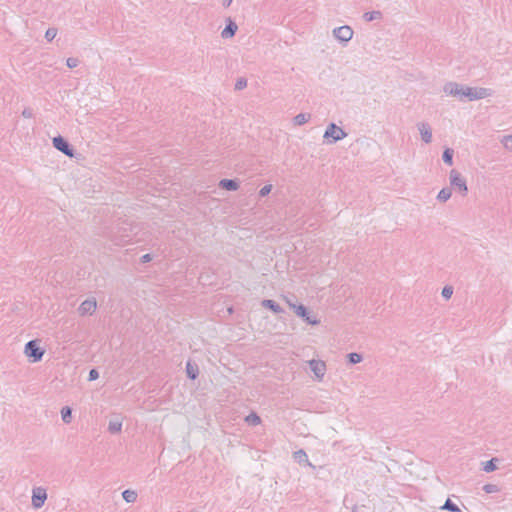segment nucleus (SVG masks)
<instances>
[{"mask_svg": "<svg viewBox=\"0 0 512 512\" xmlns=\"http://www.w3.org/2000/svg\"><path fill=\"white\" fill-rule=\"evenodd\" d=\"M25 354L28 358L32 359L33 362H37L41 360L44 350L41 349L37 341L32 340L26 344Z\"/></svg>", "mask_w": 512, "mask_h": 512, "instance_id": "nucleus-1", "label": "nucleus"}, {"mask_svg": "<svg viewBox=\"0 0 512 512\" xmlns=\"http://www.w3.org/2000/svg\"><path fill=\"white\" fill-rule=\"evenodd\" d=\"M450 93L451 94H455V95L466 96L469 99H480V98L485 97L488 94L487 90L486 89H482V88H480V89L465 88V89L455 90V91L453 89H451Z\"/></svg>", "mask_w": 512, "mask_h": 512, "instance_id": "nucleus-2", "label": "nucleus"}, {"mask_svg": "<svg viewBox=\"0 0 512 512\" xmlns=\"http://www.w3.org/2000/svg\"><path fill=\"white\" fill-rule=\"evenodd\" d=\"M325 138H331L333 141L340 140L345 137L344 131L337 127L335 124H331L324 134Z\"/></svg>", "mask_w": 512, "mask_h": 512, "instance_id": "nucleus-3", "label": "nucleus"}, {"mask_svg": "<svg viewBox=\"0 0 512 512\" xmlns=\"http://www.w3.org/2000/svg\"><path fill=\"white\" fill-rule=\"evenodd\" d=\"M450 179L453 187L458 188L463 193L467 191L466 182L458 172L453 170L450 174Z\"/></svg>", "mask_w": 512, "mask_h": 512, "instance_id": "nucleus-4", "label": "nucleus"}, {"mask_svg": "<svg viewBox=\"0 0 512 512\" xmlns=\"http://www.w3.org/2000/svg\"><path fill=\"white\" fill-rule=\"evenodd\" d=\"M47 498L46 491L42 488H36L33 491L32 503L34 507L40 508Z\"/></svg>", "mask_w": 512, "mask_h": 512, "instance_id": "nucleus-5", "label": "nucleus"}, {"mask_svg": "<svg viewBox=\"0 0 512 512\" xmlns=\"http://www.w3.org/2000/svg\"><path fill=\"white\" fill-rule=\"evenodd\" d=\"M334 35L341 41H349L353 36V31L349 26H342L334 30Z\"/></svg>", "mask_w": 512, "mask_h": 512, "instance_id": "nucleus-6", "label": "nucleus"}, {"mask_svg": "<svg viewBox=\"0 0 512 512\" xmlns=\"http://www.w3.org/2000/svg\"><path fill=\"white\" fill-rule=\"evenodd\" d=\"M53 144H54L55 148H57L58 150H60L64 154H66L67 156H69V157L73 156L72 150L69 148V145L62 137H55L53 139Z\"/></svg>", "mask_w": 512, "mask_h": 512, "instance_id": "nucleus-7", "label": "nucleus"}, {"mask_svg": "<svg viewBox=\"0 0 512 512\" xmlns=\"http://www.w3.org/2000/svg\"><path fill=\"white\" fill-rule=\"evenodd\" d=\"M95 309H96V301L95 300H86L81 304L79 311L82 315H86V314H91L92 312L95 311Z\"/></svg>", "mask_w": 512, "mask_h": 512, "instance_id": "nucleus-8", "label": "nucleus"}, {"mask_svg": "<svg viewBox=\"0 0 512 512\" xmlns=\"http://www.w3.org/2000/svg\"><path fill=\"white\" fill-rule=\"evenodd\" d=\"M311 368L318 378H321L325 373V364L321 361H312Z\"/></svg>", "mask_w": 512, "mask_h": 512, "instance_id": "nucleus-9", "label": "nucleus"}, {"mask_svg": "<svg viewBox=\"0 0 512 512\" xmlns=\"http://www.w3.org/2000/svg\"><path fill=\"white\" fill-rule=\"evenodd\" d=\"M419 131H420V134H421V137L422 139L428 143L431 141V138H432V134H431V131H430V128L425 125V124H422L420 127H419Z\"/></svg>", "mask_w": 512, "mask_h": 512, "instance_id": "nucleus-10", "label": "nucleus"}, {"mask_svg": "<svg viewBox=\"0 0 512 512\" xmlns=\"http://www.w3.org/2000/svg\"><path fill=\"white\" fill-rule=\"evenodd\" d=\"M220 186L226 190H236L238 188V184L234 180L228 179L220 181Z\"/></svg>", "mask_w": 512, "mask_h": 512, "instance_id": "nucleus-11", "label": "nucleus"}, {"mask_svg": "<svg viewBox=\"0 0 512 512\" xmlns=\"http://www.w3.org/2000/svg\"><path fill=\"white\" fill-rule=\"evenodd\" d=\"M237 30L236 24L230 22L227 27L223 30L222 36L223 37H232Z\"/></svg>", "mask_w": 512, "mask_h": 512, "instance_id": "nucleus-12", "label": "nucleus"}, {"mask_svg": "<svg viewBox=\"0 0 512 512\" xmlns=\"http://www.w3.org/2000/svg\"><path fill=\"white\" fill-rule=\"evenodd\" d=\"M262 305L271 309L272 311H274L276 313L281 312L280 307L277 304H275L272 300H264L262 302Z\"/></svg>", "mask_w": 512, "mask_h": 512, "instance_id": "nucleus-13", "label": "nucleus"}, {"mask_svg": "<svg viewBox=\"0 0 512 512\" xmlns=\"http://www.w3.org/2000/svg\"><path fill=\"white\" fill-rule=\"evenodd\" d=\"M122 495L127 502H134L137 498L136 492L132 490H125Z\"/></svg>", "mask_w": 512, "mask_h": 512, "instance_id": "nucleus-14", "label": "nucleus"}, {"mask_svg": "<svg viewBox=\"0 0 512 512\" xmlns=\"http://www.w3.org/2000/svg\"><path fill=\"white\" fill-rule=\"evenodd\" d=\"M310 119L309 114H299L294 118V122L297 125H302L306 123Z\"/></svg>", "mask_w": 512, "mask_h": 512, "instance_id": "nucleus-15", "label": "nucleus"}, {"mask_svg": "<svg viewBox=\"0 0 512 512\" xmlns=\"http://www.w3.org/2000/svg\"><path fill=\"white\" fill-rule=\"evenodd\" d=\"M187 374L191 379L197 376V367L193 366L190 362L187 363Z\"/></svg>", "mask_w": 512, "mask_h": 512, "instance_id": "nucleus-16", "label": "nucleus"}, {"mask_svg": "<svg viewBox=\"0 0 512 512\" xmlns=\"http://www.w3.org/2000/svg\"><path fill=\"white\" fill-rule=\"evenodd\" d=\"M292 307L295 309V312L300 317L305 318L308 315L307 311H306V308L304 306H302V305H299V306L292 305Z\"/></svg>", "mask_w": 512, "mask_h": 512, "instance_id": "nucleus-17", "label": "nucleus"}, {"mask_svg": "<svg viewBox=\"0 0 512 512\" xmlns=\"http://www.w3.org/2000/svg\"><path fill=\"white\" fill-rule=\"evenodd\" d=\"M61 415L64 422H69L71 417V409L69 407H64L61 410Z\"/></svg>", "mask_w": 512, "mask_h": 512, "instance_id": "nucleus-18", "label": "nucleus"}, {"mask_svg": "<svg viewBox=\"0 0 512 512\" xmlns=\"http://www.w3.org/2000/svg\"><path fill=\"white\" fill-rule=\"evenodd\" d=\"M452 155H453V152L451 149H446L443 153V159L449 165L452 164Z\"/></svg>", "mask_w": 512, "mask_h": 512, "instance_id": "nucleus-19", "label": "nucleus"}, {"mask_svg": "<svg viewBox=\"0 0 512 512\" xmlns=\"http://www.w3.org/2000/svg\"><path fill=\"white\" fill-rule=\"evenodd\" d=\"M451 193L448 189H442L438 194V199L446 201L450 198Z\"/></svg>", "mask_w": 512, "mask_h": 512, "instance_id": "nucleus-20", "label": "nucleus"}, {"mask_svg": "<svg viewBox=\"0 0 512 512\" xmlns=\"http://www.w3.org/2000/svg\"><path fill=\"white\" fill-rule=\"evenodd\" d=\"M246 421L252 425H257L260 423V418L256 414H251L246 417Z\"/></svg>", "mask_w": 512, "mask_h": 512, "instance_id": "nucleus-21", "label": "nucleus"}, {"mask_svg": "<svg viewBox=\"0 0 512 512\" xmlns=\"http://www.w3.org/2000/svg\"><path fill=\"white\" fill-rule=\"evenodd\" d=\"M121 422L115 421L109 424V430L113 433L119 432L121 429Z\"/></svg>", "mask_w": 512, "mask_h": 512, "instance_id": "nucleus-22", "label": "nucleus"}, {"mask_svg": "<svg viewBox=\"0 0 512 512\" xmlns=\"http://www.w3.org/2000/svg\"><path fill=\"white\" fill-rule=\"evenodd\" d=\"M496 469V465L494 463V459L490 460V461H487L485 464H484V470L486 472H491V471H494Z\"/></svg>", "mask_w": 512, "mask_h": 512, "instance_id": "nucleus-23", "label": "nucleus"}, {"mask_svg": "<svg viewBox=\"0 0 512 512\" xmlns=\"http://www.w3.org/2000/svg\"><path fill=\"white\" fill-rule=\"evenodd\" d=\"M349 360L351 363L356 364L361 361V356L357 353H351L349 354Z\"/></svg>", "mask_w": 512, "mask_h": 512, "instance_id": "nucleus-24", "label": "nucleus"}, {"mask_svg": "<svg viewBox=\"0 0 512 512\" xmlns=\"http://www.w3.org/2000/svg\"><path fill=\"white\" fill-rule=\"evenodd\" d=\"M56 33H57V32H56V30H55V29H48V30L46 31L45 36H46V38H47L49 41H51V40H53V39L55 38Z\"/></svg>", "mask_w": 512, "mask_h": 512, "instance_id": "nucleus-25", "label": "nucleus"}, {"mask_svg": "<svg viewBox=\"0 0 512 512\" xmlns=\"http://www.w3.org/2000/svg\"><path fill=\"white\" fill-rule=\"evenodd\" d=\"M443 508L451 510V511H458V508L453 503H451L450 500L446 501V503L444 504Z\"/></svg>", "mask_w": 512, "mask_h": 512, "instance_id": "nucleus-26", "label": "nucleus"}, {"mask_svg": "<svg viewBox=\"0 0 512 512\" xmlns=\"http://www.w3.org/2000/svg\"><path fill=\"white\" fill-rule=\"evenodd\" d=\"M452 293L453 290L451 287H444V289L442 290V295L447 299L451 297Z\"/></svg>", "mask_w": 512, "mask_h": 512, "instance_id": "nucleus-27", "label": "nucleus"}, {"mask_svg": "<svg viewBox=\"0 0 512 512\" xmlns=\"http://www.w3.org/2000/svg\"><path fill=\"white\" fill-rule=\"evenodd\" d=\"M272 189V186L271 185H265L261 190H260V195L261 196H266L267 194L270 193Z\"/></svg>", "mask_w": 512, "mask_h": 512, "instance_id": "nucleus-28", "label": "nucleus"}, {"mask_svg": "<svg viewBox=\"0 0 512 512\" xmlns=\"http://www.w3.org/2000/svg\"><path fill=\"white\" fill-rule=\"evenodd\" d=\"M378 16H379V13H378V12H375V13H366V14L364 15V17H365V19H366L367 21H371V20L375 19V18H376V17H378Z\"/></svg>", "mask_w": 512, "mask_h": 512, "instance_id": "nucleus-29", "label": "nucleus"}, {"mask_svg": "<svg viewBox=\"0 0 512 512\" xmlns=\"http://www.w3.org/2000/svg\"><path fill=\"white\" fill-rule=\"evenodd\" d=\"M503 142H504V145H505L506 148H511L512 149V136L505 137Z\"/></svg>", "mask_w": 512, "mask_h": 512, "instance_id": "nucleus-30", "label": "nucleus"}, {"mask_svg": "<svg viewBox=\"0 0 512 512\" xmlns=\"http://www.w3.org/2000/svg\"><path fill=\"white\" fill-rule=\"evenodd\" d=\"M77 64H78V61H77V59H75V58H69V59L67 60V65H68L70 68L76 67V66H77Z\"/></svg>", "mask_w": 512, "mask_h": 512, "instance_id": "nucleus-31", "label": "nucleus"}, {"mask_svg": "<svg viewBox=\"0 0 512 512\" xmlns=\"http://www.w3.org/2000/svg\"><path fill=\"white\" fill-rule=\"evenodd\" d=\"M99 376L98 372L96 370H91L90 373H89V379L90 380H95L97 379Z\"/></svg>", "mask_w": 512, "mask_h": 512, "instance_id": "nucleus-32", "label": "nucleus"}, {"mask_svg": "<svg viewBox=\"0 0 512 512\" xmlns=\"http://www.w3.org/2000/svg\"><path fill=\"white\" fill-rule=\"evenodd\" d=\"M246 86V81L245 80H239L237 83H236V88L237 89H242Z\"/></svg>", "mask_w": 512, "mask_h": 512, "instance_id": "nucleus-33", "label": "nucleus"}, {"mask_svg": "<svg viewBox=\"0 0 512 512\" xmlns=\"http://www.w3.org/2000/svg\"><path fill=\"white\" fill-rule=\"evenodd\" d=\"M304 319H306L307 322H309L310 324H313V325L318 323V321L316 319H312L308 315Z\"/></svg>", "mask_w": 512, "mask_h": 512, "instance_id": "nucleus-34", "label": "nucleus"}, {"mask_svg": "<svg viewBox=\"0 0 512 512\" xmlns=\"http://www.w3.org/2000/svg\"><path fill=\"white\" fill-rule=\"evenodd\" d=\"M232 0H223V4L225 6H229L231 4Z\"/></svg>", "mask_w": 512, "mask_h": 512, "instance_id": "nucleus-35", "label": "nucleus"}, {"mask_svg": "<svg viewBox=\"0 0 512 512\" xmlns=\"http://www.w3.org/2000/svg\"><path fill=\"white\" fill-rule=\"evenodd\" d=\"M143 260L146 262V261H149L150 260V256L149 254H146L143 256Z\"/></svg>", "mask_w": 512, "mask_h": 512, "instance_id": "nucleus-36", "label": "nucleus"}, {"mask_svg": "<svg viewBox=\"0 0 512 512\" xmlns=\"http://www.w3.org/2000/svg\"><path fill=\"white\" fill-rule=\"evenodd\" d=\"M485 489H486L487 492H491L492 491L491 487H488V486L485 487Z\"/></svg>", "mask_w": 512, "mask_h": 512, "instance_id": "nucleus-37", "label": "nucleus"}]
</instances>
